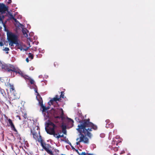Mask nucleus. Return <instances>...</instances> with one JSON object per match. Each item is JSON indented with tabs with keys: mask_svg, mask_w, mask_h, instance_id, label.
<instances>
[{
	"mask_svg": "<svg viewBox=\"0 0 155 155\" xmlns=\"http://www.w3.org/2000/svg\"><path fill=\"white\" fill-rule=\"evenodd\" d=\"M90 119L88 118L79 121L80 124L78 125V128L77 129L80 134L79 135V137L76 139L78 141L76 143L77 145H80L81 142H83L84 143H88L89 139L86 137V136L91 138L92 136L91 133L92 129L96 130L97 129V126L90 122Z\"/></svg>",
	"mask_w": 155,
	"mask_h": 155,
	"instance_id": "obj_1",
	"label": "nucleus"
},
{
	"mask_svg": "<svg viewBox=\"0 0 155 155\" xmlns=\"http://www.w3.org/2000/svg\"><path fill=\"white\" fill-rule=\"evenodd\" d=\"M40 139L38 142L41 143V145L43 148L49 154H52V152L51 150H49L51 148V146L49 144H46L44 143L43 140L41 136H40Z\"/></svg>",
	"mask_w": 155,
	"mask_h": 155,
	"instance_id": "obj_2",
	"label": "nucleus"
},
{
	"mask_svg": "<svg viewBox=\"0 0 155 155\" xmlns=\"http://www.w3.org/2000/svg\"><path fill=\"white\" fill-rule=\"evenodd\" d=\"M8 7L2 3H0V21H1L3 23V19L5 18V16L3 14H5L6 11L8 10Z\"/></svg>",
	"mask_w": 155,
	"mask_h": 155,
	"instance_id": "obj_3",
	"label": "nucleus"
},
{
	"mask_svg": "<svg viewBox=\"0 0 155 155\" xmlns=\"http://www.w3.org/2000/svg\"><path fill=\"white\" fill-rule=\"evenodd\" d=\"M58 116H54V120L56 123H58L59 122V121L58 120L61 119L62 120H63L65 118L64 116L63 110L62 109H61L60 110H59L58 112Z\"/></svg>",
	"mask_w": 155,
	"mask_h": 155,
	"instance_id": "obj_4",
	"label": "nucleus"
},
{
	"mask_svg": "<svg viewBox=\"0 0 155 155\" xmlns=\"http://www.w3.org/2000/svg\"><path fill=\"white\" fill-rule=\"evenodd\" d=\"M7 36L9 41H14L18 40L17 36L11 32H7Z\"/></svg>",
	"mask_w": 155,
	"mask_h": 155,
	"instance_id": "obj_5",
	"label": "nucleus"
},
{
	"mask_svg": "<svg viewBox=\"0 0 155 155\" xmlns=\"http://www.w3.org/2000/svg\"><path fill=\"white\" fill-rule=\"evenodd\" d=\"M5 117L7 119L8 123L7 124V126L10 127L11 129L15 132H17V130L16 129L15 125L12 122V120L10 118H8L6 115L5 116Z\"/></svg>",
	"mask_w": 155,
	"mask_h": 155,
	"instance_id": "obj_6",
	"label": "nucleus"
},
{
	"mask_svg": "<svg viewBox=\"0 0 155 155\" xmlns=\"http://www.w3.org/2000/svg\"><path fill=\"white\" fill-rule=\"evenodd\" d=\"M48 128L45 127V130L47 133L50 135H53L54 137H55L56 135H57V134L55 133L54 130L55 128H51L50 127H48Z\"/></svg>",
	"mask_w": 155,
	"mask_h": 155,
	"instance_id": "obj_7",
	"label": "nucleus"
},
{
	"mask_svg": "<svg viewBox=\"0 0 155 155\" xmlns=\"http://www.w3.org/2000/svg\"><path fill=\"white\" fill-rule=\"evenodd\" d=\"M35 130L34 129L32 130H31V132L32 133V134L33 135V137L34 139H35L36 140H37L38 141V140H40V135L39 136V138H38V136L37 133V132L35 131Z\"/></svg>",
	"mask_w": 155,
	"mask_h": 155,
	"instance_id": "obj_8",
	"label": "nucleus"
},
{
	"mask_svg": "<svg viewBox=\"0 0 155 155\" xmlns=\"http://www.w3.org/2000/svg\"><path fill=\"white\" fill-rule=\"evenodd\" d=\"M18 68H15L13 65L12 64H9L8 72H10L12 71L14 72H17L16 70Z\"/></svg>",
	"mask_w": 155,
	"mask_h": 155,
	"instance_id": "obj_9",
	"label": "nucleus"
},
{
	"mask_svg": "<svg viewBox=\"0 0 155 155\" xmlns=\"http://www.w3.org/2000/svg\"><path fill=\"white\" fill-rule=\"evenodd\" d=\"M17 72L15 73L19 74L22 77L24 78L25 79H26L27 77H28V76L25 74L22 71L18 68L16 70Z\"/></svg>",
	"mask_w": 155,
	"mask_h": 155,
	"instance_id": "obj_10",
	"label": "nucleus"
},
{
	"mask_svg": "<svg viewBox=\"0 0 155 155\" xmlns=\"http://www.w3.org/2000/svg\"><path fill=\"white\" fill-rule=\"evenodd\" d=\"M9 18L10 19V20L11 19H13L14 20L15 22L17 23V24H18L19 25H20L21 26H23V25L20 24L18 21L13 16V15H12L11 13H9Z\"/></svg>",
	"mask_w": 155,
	"mask_h": 155,
	"instance_id": "obj_11",
	"label": "nucleus"
},
{
	"mask_svg": "<svg viewBox=\"0 0 155 155\" xmlns=\"http://www.w3.org/2000/svg\"><path fill=\"white\" fill-rule=\"evenodd\" d=\"M2 69L8 72L9 64H2L1 66Z\"/></svg>",
	"mask_w": 155,
	"mask_h": 155,
	"instance_id": "obj_12",
	"label": "nucleus"
},
{
	"mask_svg": "<svg viewBox=\"0 0 155 155\" xmlns=\"http://www.w3.org/2000/svg\"><path fill=\"white\" fill-rule=\"evenodd\" d=\"M47 127H50V126L52 127V128H55L56 127V126L52 122L49 120H48L47 123Z\"/></svg>",
	"mask_w": 155,
	"mask_h": 155,
	"instance_id": "obj_13",
	"label": "nucleus"
},
{
	"mask_svg": "<svg viewBox=\"0 0 155 155\" xmlns=\"http://www.w3.org/2000/svg\"><path fill=\"white\" fill-rule=\"evenodd\" d=\"M39 103L40 104V106L41 107V108L42 109V111L43 112H45L46 110H47V109H46V107L44 106L43 104L42 101H40Z\"/></svg>",
	"mask_w": 155,
	"mask_h": 155,
	"instance_id": "obj_14",
	"label": "nucleus"
},
{
	"mask_svg": "<svg viewBox=\"0 0 155 155\" xmlns=\"http://www.w3.org/2000/svg\"><path fill=\"white\" fill-rule=\"evenodd\" d=\"M114 127V124L112 123H110L109 124H106V127L107 128H112Z\"/></svg>",
	"mask_w": 155,
	"mask_h": 155,
	"instance_id": "obj_15",
	"label": "nucleus"
},
{
	"mask_svg": "<svg viewBox=\"0 0 155 155\" xmlns=\"http://www.w3.org/2000/svg\"><path fill=\"white\" fill-rule=\"evenodd\" d=\"M61 127L62 128V132L65 134H66L67 131L66 130V126L64 125L63 124L61 125Z\"/></svg>",
	"mask_w": 155,
	"mask_h": 155,
	"instance_id": "obj_16",
	"label": "nucleus"
},
{
	"mask_svg": "<svg viewBox=\"0 0 155 155\" xmlns=\"http://www.w3.org/2000/svg\"><path fill=\"white\" fill-rule=\"evenodd\" d=\"M25 80H28L29 81L30 83L31 84H34L35 81H34V80L33 79L31 78L30 77H29L28 76V77H27V78H26V79H25Z\"/></svg>",
	"mask_w": 155,
	"mask_h": 155,
	"instance_id": "obj_17",
	"label": "nucleus"
},
{
	"mask_svg": "<svg viewBox=\"0 0 155 155\" xmlns=\"http://www.w3.org/2000/svg\"><path fill=\"white\" fill-rule=\"evenodd\" d=\"M52 99H53V100L54 101H61L60 100V98H59V96L58 95H56L55 97Z\"/></svg>",
	"mask_w": 155,
	"mask_h": 155,
	"instance_id": "obj_18",
	"label": "nucleus"
},
{
	"mask_svg": "<svg viewBox=\"0 0 155 155\" xmlns=\"http://www.w3.org/2000/svg\"><path fill=\"white\" fill-rule=\"evenodd\" d=\"M10 91L12 93L15 92L14 86L11 84H10Z\"/></svg>",
	"mask_w": 155,
	"mask_h": 155,
	"instance_id": "obj_19",
	"label": "nucleus"
},
{
	"mask_svg": "<svg viewBox=\"0 0 155 155\" xmlns=\"http://www.w3.org/2000/svg\"><path fill=\"white\" fill-rule=\"evenodd\" d=\"M28 30L25 28V29H23L22 28V32L23 34V35L25 36V37H28V34L27 33L26 31H27Z\"/></svg>",
	"mask_w": 155,
	"mask_h": 155,
	"instance_id": "obj_20",
	"label": "nucleus"
},
{
	"mask_svg": "<svg viewBox=\"0 0 155 155\" xmlns=\"http://www.w3.org/2000/svg\"><path fill=\"white\" fill-rule=\"evenodd\" d=\"M13 93V96L14 97V99H18L20 96L19 94L16 93H15V92H14Z\"/></svg>",
	"mask_w": 155,
	"mask_h": 155,
	"instance_id": "obj_21",
	"label": "nucleus"
},
{
	"mask_svg": "<svg viewBox=\"0 0 155 155\" xmlns=\"http://www.w3.org/2000/svg\"><path fill=\"white\" fill-rule=\"evenodd\" d=\"M61 94L60 95L59 97V98H60V101L61 100V98H64V92L63 91H61Z\"/></svg>",
	"mask_w": 155,
	"mask_h": 155,
	"instance_id": "obj_22",
	"label": "nucleus"
},
{
	"mask_svg": "<svg viewBox=\"0 0 155 155\" xmlns=\"http://www.w3.org/2000/svg\"><path fill=\"white\" fill-rule=\"evenodd\" d=\"M17 48L18 49H20L21 51H22L23 49L21 43L17 47Z\"/></svg>",
	"mask_w": 155,
	"mask_h": 155,
	"instance_id": "obj_23",
	"label": "nucleus"
},
{
	"mask_svg": "<svg viewBox=\"0 0 155 155\" xmlns=\"http://www.w3.org/2000/svg\"><path fill=\"white\" fill-rule=\"evenodd\" d=\"M68 121L72 125V126H73L74 121L73 120L71 119V118H68Z\"/></svg>",
	"mask_w": 155,
	"mask_h": 155,
	"instance_id": "obj_24",
	"label": "nucleus"
},
{
	"mask_svg": "<svg viewBox=\"0 0 155 155\" xmlns=\"http://www.w3.org/2000/svg\"><path fill=\"white\" fill-rule=\"evenodd\" d=\"M80 155H94L93 154L90 153H86L85 152H82Z\"/></svg>",
	"mask_w": 155,
	"mask_h": 155,
	"instance_id": "obj_25",
	"label": "nucleus"
},
{
	"mask_svg": "<svg viewBox=\"0 0 155 155\" xmlns=\"http://www.w3.org/2000/svg\"><path fill=\"white\" fill-rule=\"evenodd\" d=\"M14 43H15V44L16 45V46L17 47L21 43H19L18 41V40H15V41H14Z\"/></svg>",
	"mask_w": 155,
	"mask_h": 155,
	"instance_id": "obj_26",
	"label": "nucleus"
},
{
	"mask_svg": "<svg viewBox=\"0 0 155 155\" xmlns=\"http://www.w3.org/2000/svg\"><path fill=\"white\" fill-rule=\"evenodd\" d=\"M28 57L31 58V59H33L34 58L33 55L31 53H29Z\"/></svg>",
	"mask_w": 155,
	"mask_h": 155,
	"instance_id": "obj_27",
	"label": "nucleus"
},
{
	"mask_svg": "<svg viewBox=\"0 0 155 155\" xmlns=\"http://www.w3.org/2000/svg\"><path fill=\"white\" fill-rule=\"evenodd\" d=\"M9 46H14V44H15V43H14V41H9Z\"/></svg>",
	"mask_w": 155,
	"mask_h": 155,
	"instance_id": "obj_28",
	"label": "nucleus"
},
{
	"mask_svg": "<svg viewBox=\"0 0 155 155\" xmlns=\"http://www.w3.org/2000/svg\"><path fill=\"white\" fill-rule=\"evenodd\" d=\"M3 50L4 51H6V53L8 54V51L9 50V49L8 48L6 47Z\"/></svg>",
	"mask_w": 155,
	"mask_h": 155,
	"instance_id": "obj_29",
	"label": "nucleus"
},
{
	"mask_svg": "<svg viewBox=\"0 0 155 155\" xmlns=\"http://www.w3.org/2000/svg\"><path fill=\"white\" fill-rule=\"evenodd\" d=\"M3 26L4 27V30L5 31H7V32H9L8 30V29H7L6 28V25H5V24L4 23L3 24Z\"/></svg>",
	"mask_w": 155,
	"mask_h": 155,
	"instance_id": "obj_30",
	"label": "nucleus"
},
{
	"mask_svg": "<svg viewBox=\"0 0 155 155\" xmlns=\"http://www.w3.org/2000/svg\"><path fill=\"white\" fill-rule=\"evenodd\" d=\"M64 135L62 134V135H58L56 137V138H57L58 139H59L60 137H64Z\"/></svg>",
	"mask_w": 155,
	"mask_h": 155,
	"instance_id": "obj_31",
	"label": "nucleus"
},
{
	"mask_svg": "<svg viewBox=\"0 0 155 155\" xmlns=\"http://www.w3.org/2000/svg\"><path fill=\"white\" fill-rule=\"evenodd\" d=\"M54 101H53V99H51L50 101L48 103H49V105H53Z\"/></svg>",
	"mask_w": 155,
	"mask_h": 155,
	"instance_id": "obj_32",
	"label": "nucleus"
},
{
	"mask_svg": "<svg viewBox=\"0 0 155 155\" xmlns=\"http://www.w3.org/2000/svg\"><path fill=\"white\" fill-rule=\"evenodd\" d=\"M35 92L37 93V96H39V93L38 92V91H37V89H36L35 88Z\"/></svg>",
	"mask_w": 155,
	"mask_h": 155,
	"instance_id": "obj_33",
	"label": "nucleus"
},
{
	"mask_svg": "<svg viewBox=\"0 0 155 155\" xmlns=\"http://www.w3.org/2000/svg\"><path fill=\"white\" fill-rule=\"evenodd\" d=\"M106 124H107V123H108L109 124V123H110V120H108V119H107V120H106Z\"/></svg>",
	"mask_w": 155,
	"mask_h": 155,
	"instance_id": "obj_34",
	"label": "nucleus"
},
{
	"mask_svg": "<svg viewBox=\"0 0 155 155\" xmlns=\"http://www.w3.org/2000/svg\"><path fill=\"white\" fill-rule=\"evenodd\" d=\"M23 117H24V118L25 119L26 118V114H24Z\"/></svg>",
	"mask_w": 155,
	"mask_h": 155,
	"instance_id": "obj_35",
	"label": "nucleus"
},
{
	"mask_svg": "<svg viewBox=\"0 0 155 155\" xmlns=\"http://www.w3.org/2000/svg\"><path fill=\"white\" fill-rule=\"evenodd\" d=\"M16 117L18 118V119L19 120H21V119L20 116H19V115H17L16 116Z\"/></svg>",
	"mask_w": 155,
	"mask_h": 155,
	"instance_id": "obj_36",
	"label": "nucleus"
},
{
	"mask_svg": "<svg viewBox=\"0 0 155 155\" xmlns=\"http://www.w3.org/2000/svg\"><path fill=\"white\" fill-rule=\"evenodd\" d=\"M3 43L2 42H0V45L1 46H3Z\"/></svg>",
	"mask_w": 155,
	"mask_h": 155,
	"instance_id": "obj_37",
	"label": "nucleus"
},
{
	"mask_svg": "<svg viewBox=\"0 0 155 155\" xmlns=\"http://www.w3.org/2000/svg\"><path fill=\"white\" fill-rule=\"evenodd\" d=\"M26 62H27V63H28L29 62V60H28V58H27L26 59Z\"/></svg>",
	"mask_w": 155,
	"mask_h": 155,
	"instance_id": "obj_38",
	"label": "nucleus"
},
{
	"mask_svg": "<svg viewBox=\"0 0 155 155\" xmlns=\"http://www.w3.org/2000/svg\"><path fill=\"white\" fill-rule=\"evenodd\" d=\"M57 64V62H55L54 63V66H56V64Z\"/></svg>",
	"mask_w": 155,
	"mask_h": 155,
	"instance_id": "obj_39",
	"label": "nucleus"
},
{
	"mask_svg": "<svg viewBox=\"0 0 155 155\" xmlns=\"http://www.w3.org/2000/svg\"><path fill=\"white\" fill-rule=\"evenodd\" d=\"M2 63L0 61V66H1L2 64Z\"/></svg>",
	"mask_w": 155,
	"mask_h": 155,
	"instance_id": "obj_40",
	"label": "nucleus"
},
{
	"mask_svg": "<svg viewBox=\"0 0 155 155\" xmlns=\"http://www.w3.org/2000/svg\"><path fill=\"white\" fill-rule=\"evenodd\" d=\"M9 0V1H10V2H8V4H9V3H11V2L12 0Z\"/></svg>",
	"mask_w": 155,
	"mask_h": 155,
	"instance_id": "obj_41",
	"label": "nucleus"
},
{
	"mask_svg": "<svg viewBox=\"0 0 155 155\" xmlns=\"http://www.w3.org/2000/svg\"><path fill=\"white\" fill-rule=\"evenodd\" d=\"M49 107H46V109H47V110H48V109H49Z\"/></svg>",
	"mask_w": 155,
	"mask_h": 155,
	"instance_id": "obj_42",
	"label": "nucleus"
},
{
	"mask_svg": "<svg viewBox=\"0 0 155 155\" xmlns=\"http://www.w3.org/2000/svg\"><path fill=\"white\" fill-rule=\"evenodd\" d=\"M38 128H39V127H37V130H38Z\"/></svg>",
	"mask_w": 155,
	"mask_h": 155,
	"instance_id": "obj_43",
	"label": "nucleus"
},
{
	"mask_svg": "<svg viewBox=\"0 0 155 155\" xmlns=\"http://www.w3.org/2000/svg\"><path fill=\"white\" fill-rule=\"evenodd\" d=\"M76 151H77L78 152V150H76Z\"/></svg>",
	"mask_w": 155,
	"mask_h": 155,
	"instance_id": "obj_44",
	"label": "nucleus"
},
{
	"mask_svg": "<svg viewBox=\"0 0 155 155\" xmlns=\"http://www.w3.org/2000/svg\"><path fill=\"white\" fill-rule=\"evenodd\" d=\"M38 133H39V134H40V132H39H39H38Z\"/></svg>",
	"mask_w": 155,
	"mask_h": 155,
	"instance_id": "obj_45",
	"label": "nucleus"
},
{
	"mask_svg": "<svg viewBox=\"0 0 155 155\" xmlns=\"http://www.w3.org/2000/svg\"><path fill=\"white\" fill-rule=\"evenodd\" d=\"M62 155H65V154H62Z\"/></svg>",
	"mask_w": 155,
	"mask_h": 155,
	"instance_id": "obj_46",
	"label": "nucleus"
},
{
	"mask_svg": "<svg viewBox=\"0 0 155 155\" xmlns=\"http://www.w3.org/2000/svg\"><path fill=\"white\" fill-rule=\"evenodd\" d=\"M16 155H17V154H16Z\"/></svg>",
	"mask_w": 155,
	"mask_h": 155,
	"instance_id": "obj_47",
	"label": "nucleus"
}]
</instances>
